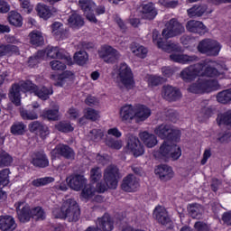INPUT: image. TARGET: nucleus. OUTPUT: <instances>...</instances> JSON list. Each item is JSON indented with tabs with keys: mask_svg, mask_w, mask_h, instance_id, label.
Masks as SVG:
<instances>
[{
	"mask_svg": "<svg viewBox=\"0 0 231 231\" xmlns=\"http://www.w3.org/2000/svg\"><path fill=\"white\" fill-rule=\"evenodd\" d=\"M20 116L23 120H37L39 118V114L35 109L20 108Z\"/></svg>",
	"mask_w": 231,
	"mask_h": 231,
	"instance_id": "41",
	"label": "nucleus"
},
{
	"mask_svg": "<svg viewBox=\"0 0 231 231\" xmlns=\"http://www.w3.org/2000/svg\"><path fill=\"white\" fill-rule=\"evenodd\" d=\"M143 19H148V21H151L158 15V11H156V8L154 7V5L152 3H148L143 5Z\"/></svg>",
	"mask_w": 231,
	"mask_h": 231,
	"instance_id": "33",
	"label": "nucleus"
},
{
	"mask_svg": "<svg viewBox=\"0 0 231 231\" xmlns=\"http://www.w3.org/2000/svg\"><path fill=\"white\" fill-rule=\"evenodd\" d=\"M102 178V171L99 167H94L90 171V180L91 181H94V183H97L98 180Z\"/></svg>",
	"mask_w": 231,
	"mask_h": 231,
	"instance_id": "56",
	"label": "nucleus"
},
{
	"mask_svg": "<svg viewBox=\"0 0 231 231\" xmlns=\"http://www.w3.org/2000/svg\"><path fill=\"white\" fill-rule=\"evenodd\" d=\"M68 25L73 30H79L84 26V18L77 13L71 14L68 18Z\"/></svg>",
	"mask_w": 231,
	"mask_h": 231,
	"instance_id": "31",
	"label": "nucleus"
},
{
	"mask_svg": "<svg viewBox=\"0 0 231 231\" xmlns=\"http://www.w3.org/2000/svg\"><path fill=\"white\" fill-rule=\"evenodd\" d=\"M52 33L59 39H66L68 37V29H64V25L60 22H55L51 25Z\"/></svg>",
	"mask_w": 231,
	"mask_h": 231,
	"instance_id": "34",
	"label": "nucleus"
},
{
	"mask_svg": "<svg viewBox=\"0 0 231 231\" xmlns=\"http://www.w3.org/2000/svg\"><path fill=\"white\" fill-rule=\"evenodd\" d=\"M89 56L86 51H79L74 54V60L79 66H84L88 62Z\"/></svg>",
	"mask_w": 231,
	"mask_h": 231,
	"instance_id": "45",
	"label": "nucleus"
},
{
	"mask_svg": "<svg viewBox=\"0 0 231 231\" xmlns=\"http://www.w3.org/2000/svg\"><path fill=\"white\" fill-rule=\"evenodd\" d=\"M139 137L148 149H152V147H156V145H158V138H156V135L144 131L139 134Z\"/></svg>",
	"mask_w": 231,
	"mask_h": 231,
	"instance_id": "28",
	"label": "nucleus"
},
{
	"mask_svg": "<svg viewBox=\"0 0 231 231\" xmlns=\"http://www.w3.org/2000/svg\"><path fill=\"white\" fill-rule=\"evenodd\" d=\"M153 217L161 223V225H169L171 223V217H169V213L165 208L159 206L153 210Z\"/></svg>",
	"mask_w": 231,
	"mask_h": 231,
	"instance_id": "27",
	"label": "nucleus"
},
{
	"mask_svg": "<svg viewBox=\"0 0 231 231\" xmlns=\"http://www.w3.org/2000/svg\"><path fill=\"white\" fill-rule=\"evenodd\" d=\"M8 22L12 26L21 27L23 26V16L15 11H11L8 14Z\"/></svg>",
	"mask_w": 231,
	"mask_h": 231,
	"instance_id": "39",
	"label": "nucleus"
},
{
	"mask_svg": "<svg viewBox=\"0 0 231 231\" xmlns=\"http://www.w3.org/2000/svg\"><path fill=\"white\" fill-rule=\"evenodd\" d=\"M67 181H69V186L73 190H80L83 187H86V183H88V180L84 176L82 175H73L67 179Z\"/></svg>",
	"mask_w": 231,
	"mask_h": 231,
	"instance_id": "24",
	"label": "nucleus"
},
{
	"mask_svg": "<svg viewBox=\"0 0 231 231\" xmlns=\"http://www.w3.org/2000/svg\"><path fill=\"white\" fill-rule=\"evenodd\" d=\"M231 140V130L229 129L225 134H220L217 137V141L220 142V143H228Z\"/></svg>",
	"mask_w": 231,
	"mask_h": 231,
	"instance_id": "60",
	"label": "nucleus"
},
{
	"mask_svg": "<svg viewBox=\"0 0 231 231\" xmlns=\"http://www.w3.org/2000/svg\"><path fill=\"white\" fill-rule=\"evenodd\" d=\"M217 122L218 125H230L231 127V110L218 115Z\"/></svg>",
	"mask_w": 231,
	"mask_h": 231,
	"instance_id": "44",
	"label": "nucleus"
},
{
	"mask_svg": "<svg viewBox=\"0 0 231 231\" xmlns=\"http://www.w3.org/2000/svg\"><path fill=\"white\" fill-rule=\"evenodd\" d=\"M165 81V79L160 77V76H149L148 77V84L149 86L154 87V86H160L162 82Z\"/></svg>",
	"mask_w": 231,
	"mask_h": 231,
	"instance_id": "59",
	"label": "nucleus"
},
{
	"mask_svg": "<svg viewBox=\"0 0 231 231\" xmlns=\"http://www.w3.org/2000/svg\"><path fill=\"white\" fill-rule=\"evenodd\" d=\"M11 133L14 136H21L23 133H26V125L23 122L14 123L11 126Z\"/></svg>",
	"mask_w": 231,
	"mask_h": 231,
	"instance_id": "42",
	"label": "nucleus"
},
{
	"mask_svg": "<svg viewBox=\"0 0 231 231\" xmlns=\"http://www.w3.org/2000/svg\"><path fill=\"white\" fill-rule=\"evenodd\" d=\"M50 66L54 71H64V69H66V64L57 60L51 61Z\"/></svg>",
	"mask_w": 231,
	"mask_h": 231,
	"instance_id": "57",
	"label": "nucleus"
},
{
	"mask_svg": "<svg viewBox=\"0 0 231 231\" xmlns=\"http://www.w3.org/2000/svg\"><path fill=\"white\" fill-rule=\"evenodd\" d=\"M45 52L44 51H39L35 56H32L29 59L28 64L31 68H33L34 66H37L39 64L40 60H42L44 59Z\"/></svg>",
	"mask_w": 231,
	"mask_h": 231,
	"instance_id": "51",
	"label": "nucleus"
},
{
	"mask_svg": "<svg viewBox=\"0 0 231 231\" xmlns=\"http://www.w3.org/2000/svg\"><path fill=\"white\" fill-rule=\"evenodd\" d=\"M228 69L225 62H216L206 60L200 63L186 67L180 71V79L184 82H192L198 77H220L223 79Z\"/></svg>",
	"mask_w": 231,
	"mask_h": 231,
	"instance_id": "1",
	"label": "nucleus"
},
{
	"mask_svg": "<svg viewBox=\"0 0 231 231\" xmlns=\"http://www.w3.org/2000/svg\"><path fill=\"white\" fill-rule=\"evenodd\" d=\"M55 180L51 177H43L35 179L32 181V185L33 187H44L45 185H50V183H53Z\"/></svg>",
	"mask_w": 231,
	"mask_h": 231,
	"instance_id": "50",
	"label": "nucleus"
},
{
	"mask_svg": "<svg viewBox=\"0 0 231 231\" xmlns=\"http://www.w3.org/2000/svg\"><path fill=\"white\" fill-rule=\"evenodd\" d=\"M52 214L55 217L67 218L69 221H79L80 208L75 199H69L63 202L61 208H54Z\"/></svg>",
	"mask_w": 231,
	"mask_h": 231,
	"instance_id": "5",
	"label": "nucleus"
},
{
	"mask_svg": "<svg viewBox=\"0 0 231 231\" xmlns=\"http://www.w3.org/2000/svg\"><path fill=\"white\" fill-rule=\"evenodd\" d=\"M162 95L165 100H169L170 102H176V100L181 98V92L180 89L169 85L162 88Z\"/></svg>",
	"mask_w": 231,
	"mask_h": 231,
	"instance_id": "19",
	"label": "nucleus"
},
{
	"mask_svg": "<svg viewBox=\"0 0 231 231\" xmlns=\"http://www.w3.org/2000/svg\"><path fill=\"white\" fill-rule=\"evenodd\" d=\"M198 51L209 57H216L221 51V44L217 41L206 39L199 43Z\"/></svg>",
	"mask_w": 231,
	"mask_h": 231,
	"instance_id": "9",
	"label": "nucleus"
},
{
	"mask_svg": "<svg viewBox=\"0 0 231 231\" xmlns=\"http://www.w3.org/2000/svg\"><path fill=\"white\" fill-rule=\"evenodd\" d=\"M161 158H171L173 161L180 160L181 157V148L174 144L171 140L164 141L159 149Z\"/></svg>",
	"mask_w": 231,
	"mask_h": 231,
	"instance_id": "8",
	"label": "nucleus"
},
{
	"mask_svg": "<svg viewBox=\"0 0 231 231\" xmlns=\"http://www.w3.org/2000/svg\"><path fill=\"white\" fill-rule=\"evenodd\" d=\"M14 158L7 152H0V167H9L12 165Z\"/></svg>",
	"mask_w": 231,
	"mask_h": 231,
	"instance_id": "48",
	"label": "nucleus"
},
{
	"mask_svg": "<svg viewBox=\"0 0 231 231\" xmlns=\"http://www.w3.org/2000/svg\"><path fill=\"white\" fill-rule=\"evenodd\" d=\"M31 163L34 167L44 169V167H48V165H50V161L44 152H34L31 156Z\"/></svg>",
	"mask_w": 231,
	"mask_h": 231,
	"instance_id": "20",
	"label": "nucleus"
},
{
	"mask_svg": "<svg viewBox=\"0 0 231 231\" xmlns=\"http://www.w3.org/2000/svg\"><path fill=\"white\" fill-rule=\"evenodd\" d=\"M79 6L84 12L88 21L97 23V17H95V14H93L96 5L92 0H79Z\"/></svg>",
	"mask_w": 231,
	"mask_h": 231,
	"instance_id": "14",
	"label": "nucleus"
},
{
	"mask_svg": "<svg viewBox=\"0 0 231 231\" xmlns=\"http://www.w3.org/2000/svg\"><path fill=\"white\" fill-rule=\"evenodd\" d=\"M99 57L103 59L104 62H106V64H115L116 60H119L122 55H120V52L116 49L106 45L102 47L99 51Z\"/></svg>",
	"mask_w": 231,
	"mask_h": 231,
	"instance_id": "12",
	"label": "nucleus"
},
{
	"mask_svg": "<svg viewBox=\"0 0 231 231\" xmlns=\"http://www.w3.org/2000/svg\"><path fill=\"white\" fill-rule=\"evenodd\" d=\"M116 82L119 88L133 89L134 88V79H133V70L127 63L117 65L113 73Z\"/></svg>",
	"mask_w": 231,
	"mask_h": 231,
	"instance_id": "4",
	"label": "nucleus"
},
{
	"mask_svg": "<svg viewBox=\"0 0 231 231\" xmlns=\"http://www.w3.org/2000/svg\"><path fill=\"white\" fill-rule=\"evenodd\" d=\"M208 8L207 5H196L188 9V15L189 17H201L207 12Z\"/></svg>",
	"mask_w": 231,
	"mask_h": 231,
	"instance_id": "36",
	"label": "nucleus"
},
{
	"mask_svg": "<svg viewBox=\"0 0 231 231\" xmlns=\"http://www.w3.org/2000/svg\"><path fill=\"white\" fill-rule=\"evenodd\" d=\"M194 228L196 231H210L208 225L202 221H198L194 224Z\"/></svg>",
	"mask_w": 231,
	"mask_h": 231,
	"instance_id": "61",
	"label": "nucleus"
},
{
	"mask_svg": "<svg viewBox=\"0 0 231 231\" xmlns=\"http://www.w3.org/2000/svg\"><path fill=\"white\" fill-rule=\"evenodd\" d=\"M21 91H31L32 93H34L36 97H40L41 100H48L50 95H53V90L51 88H47L46 87L39 88L31 81L24 82L21 86L14 84L9 91V100H11L14 106H21Z\"/></svg>",
	"mask_w": 231,
	"mask_h": 231,
	"instance_id": "2",
	"label": "nucleus"
},
{
	"mask_svg": "<svg viewBox=\"0 0 231 231\" xmlns=\"http://www.w3.org/2000/svg\"><path fill=\"white\" fill-rule=\"evenodd\" d=\"M171 60L179 64H190V62H198L199 59L196 55L189 56L187 54L172 53L170 55Z\"/></svg>",
	"mask_w": 231,
	"mask_h": 231,
	"instance_id": "22",
	"label": "nucleus"
},
{
	"mask_svg": "<svg viewBox=\"0 0 231 231\" xmlns=\"http://www.w3.org/2000/svg\"><path fill=\"white\" fill-rule=\"evenodd\" d=\"M88 138L92 142H100L104 138V132L100 129H93L89 132Z\"/></svg>",
	"mask_w": 231,
	"mask_h": 231,
	"instance_id": "53",
	"label": "nucleus"
},
{
	"mask_svg": "<svg viewBox=\"0 0 231 231\" xmlns=\"http://www.w3.org/2000/svg\"><path fill=\"white\" fill-rule=\"evenodd\" d=\"M106 145L107 147H110V149H116V150H120L122 149V141L120 140H116V139H113V138H108L106 140Z\"/></svg>",
	"mask_w": 231,
	"mask_h": 231,
	"instance_id": "58",
	"label": "nucleus"
},
{
	"mask_svg": "<svg viewBox=\"0 0 231 231\" xmlns=\"http://www.w3.org/2000/svg\"><path fill=\"white\" fill-rule=\"evenodd\" d=\"M121 189L125 192H136L140 189V180L134 175L129 174L123 179Z\"/></svg>",
	"mask_w": 231,
	"mask_h": 231,
	"instance_id": "15",
	"label": "nucleus"
},
{
	"mask_svg": "<svg viewBox=\"0 0 231 231\" xmlns=\"http://www.w3.org/2000/svg\"><path fill=\"white\" fill-rule=\"evenodd\" d=\"M127 149L133 152L134 156H142L144 152L140 139L133 134L128 135Z\"/></svg>",
	"mask_w": 231,
	"mask_h": 231,
	"instance_id": "18",
	"label": "nucleus"
},
{
	"mask_svg": "<svg viewBox=\"0 0 231 231\" xmlns=\"http://www.w3.org/2000/svg\"><path fill=\"white\" fill-rule=\"evenodd\" d=\"M189 214L193 219H201L203 216V207L199 204H191L188 208Z\"/></svg>",
	"mask_w": 231,
	"mask_h": 231,
	"instance_id": "38",
	"label": "nucleus"
},
{
	"mask_svg": "<svg viewBox=\"0 0 231 231\" xmlns=\"http://www.w3.org/2000/svg\"><path fill=\"white\" fill-rule=\"evenodd\" d=\"M151 108L143 105L135 106V118L138 122H144L149 116H151Z\"/></svg>",
	"mask_w": 231,
	"mask_h": 231,
	"instance_id": "32",
	"label": "nucleus"
},
{
	"mask_svg": "<svg viewBox=\"0 0 231 231\" xmlns=\"http://www.w3.org/2000/svg\"><path fill=\"white\" fill-rule=\"evenodd\" d=\"M120 118L122 122L131 124L135 118V107L133 105H125L120 108Z\"/></svg>",
	"mask_w": 231,
	"mask_h": 231,
	"instance_id": "23",
	"label": "nucleus"
},
{
	"mask_svg": "<svg viewBox=\"0 0 231 231\" xmlns=\"http://www.w3.org/2000/svg\"><path fill=\"white\" fill-rule=\"evenodd\" d=\"M56 129L61 133H71L75 128L68 122H60L56 125Z\"/></svg>",
	"mask_w": 231,
	"mask_h": 231,
	"instance_id": "54",
	"label": "nucleus"
},
{
	"mask_svg": "<svg viewBox=\"0 0 231 231\" xmlns=\"http://www.w3.org/2000/svg\"><path fill=\"white\" fill-rule=\"evenodd\" d=\"M154 133L161 140L180 142V138H181V132L178 128L167 124L158 125L154 129Z\"/></svg>",
	"mask_w": 231,
	"mask_h": 231,
	"instance_id": "7",
	"label": "nucleus"
},
{
	"mask_svg": "<svg viewBox=\"0 0 231 231\" xmlns=\"http://www.w3.org/2000/svg\"><path fill=\"white\" fill-rule=\"evenodd\" d=\"M130 50L135 57H139V59H145L147 57V48H145L143 45H140L139 43L134 42L130 46Z\"/></svg>",
	"mask_w": 231,
	"mask_h": 231,
	"instance_id": "35",
	"label": "nucleus"
},
{
	"mask_svg": "<svg viewBox=\"0 0 231 231\" xmlns=\"http://www.w3.org/2000/svg\"><path fill=\"white\" fill-rule=\"evenodd\" d=\"M96 225L102 231H112L114 228L113 220L109 215H104L102 217L97 218Z\"/></svg>",
	"mask_w": 231,
	"mask_h": 231,
	"instance_id": "30",
	"label": "nucleus"
},
{
	"mask_svg": "<svg viewBox=\"0 0 231 231\" xmlns=\"http://www.w3.org/2000/svg\"><path fill=\"white\" fill-rule=\"evenodd\" d=\"M155 174H158L162 181H169L174 178V171L169 165L162 164L155 170Z\"/></svg>",
	"mask_w": 231,
	"mask_h": 231,
	"instance_id": "25",
	"label": "nucleus"
},
{
	"mask_svg": "<svg viewBox=\"0 0 231 231\" xmlns=\"http://www.w3.org/2000/svg\"><path fill=\"white\" fill-rule=\"evenodd\" d=\"M162 73L163 77L169 79L170 77H172V75H174V69L172 67H162Z\"/></svg>",
	"mask_w": 231,
	"mask_h": 231,
	"instance_id": "64",
	"label": "nucleus"
},
{
	"mask_svg": "<svg viewBox=\"0 0 231 231\" xmlns=\"http://www.w3.org/2000/svg\"><path fill=\"white\" fill-rule=\"evenodd\" d=\"M52 158H57L59 154L63 156V158H67V160H74L75 152L69 146L66 144H58L54 150L51 152Z\"/></svg>",
	"mask_w": 231,
	"mask_h": 231,
	"instance_id": "17",
	"label": "nucleus"
},
{
	"mask_svg": "<svg viewBox=\"0 0 231 231\" xmlns=\"http://www.w3.org/2000/svg\"><path fill=\"white\" fill-rule=\"evenodd\" d=\"M214 111H216V109L212 106H206L202 108V115H204V120H207V118H210V116L214 115Z\"/></svg>",
	"mask_w": 231,
	"mask_h": 231,
	"instance_id": "62",
	"label": "nucleus"
},
{
	"mask_svg": "<svg viewBox=\"0 0 231 231\" xmlns=\"http://www.w3.org/2000/svg\"><path fill=\"white\" fill-rule=\"evenodd\" d=\"M17 51H19V48L15 45H0V59L9 55V53H17Z\"/></svg>",
	"mask_w": 231,
	"mask_h": 231,
	"instance_id": "46",
	"label": "nucleus"
},
{
	"mask_svg": "<svg viewBox=\"0 0 231 231\" xmlns=\"http://www.w3.org/2000/svg\"><path fill=\"white\" fill-rule=\"evenodd\" d=\"M42 127V125L39 123V121H34L29 125V130L31 131V133H39Z\"/></svg>",
	"mask_w": 231,
	"mask_h": 231,
	"instance_id": "63",
	"label": "nucleus"
},
{
	"mask_svg": "<svg viewBox=\"0 0 231 231\" xmlns=\"http://www.w3.org/2000/svg\"><path fill=\"white\" fill-rule=\"evenodd\" d=\"M69 77H73V72L67 70L61 75H51V79L54 80V86L60 87L64 85V80H66V79H69Z\"/></svg>",
	"mask_w": 231,
	"mask_h": 231,
	"instance_id": "40",
	"label": "nucleus"
},
{
	"mask_svg": "<svg viewBox=\"0 0 231 231\" xmlns=\"http://www.w3.org/2000/svg\"><path fill=\"white\" fill-rule=\"evenodd\" d=\"M160 35V32L156 30L152 32V41L153 42L160 48L161 50H163V51H167L168 53H171V51H181V47H180V44L174 43V42H162V38H158Z\"/></svg>",
	"mask_w": 231,
	"mask_h": 231,
	"instance_id": "13",
	"label": "nucleus"
},
{
	"mask_svg": "<svg viewBox=\"0 0 231 231\" xmlns=\"http://www.w3.org/2000/svg\"><path fill=\"white\" fill-rule=\"evenodd\" d=\"M29 39L32 46L39 47L44 44V37L42 36V32L39 31H32V32H30Z\"/></svg>",
	"mask_w": 231,
	"mask_h": 231,
	"instance_id": "37",
	"label": "nucleus"
},
{
	"mask_svg": "<svg viewBox=\"0 0 231 231\" xmlns=\"http://www.w3.org/2000/svg\"><path fill=\"white\" fill-rule=\"evenodd\" d=\"M185 32V27L179 23L176 19H171L168 23H166V28L162 31V37L164 39H171V37H176V35H181Z\"/></svg>",
	"mask_w": 231,
	"mask_h": 231,
	"instance_id": "11",
	"label": "nucleus"
},
{
	"mask_svg": "<svg viewBox=\"0 0 231 231\" xmlns=\"http://www.w3.org/2000/svg\"><path fill=\"white\" fill-rule=\"evenodd\" d=\"M186 29L191 33H199V35H205L207 33V27L203 23L196 20H190L186 24Z\"/></svg>",
	"mask_w": 231,
	"mask_h": 231,
	"instance_id": "26",
	"label": "nucleus"
},
{
	"mask_svg": "<svg viewBox=\"0 0 231 231\" xmlns=\"http://www.w3.org/2000/svg\"><path fill=\"white\" fill-rule=\"evenodd\" d=\"M85 117L88 120H92V122H95V120H98L100 118V114L98 113V111L93 108H88L85 111Z\"/></svg>",
	"mask_w": 231,
	"mask_h": 231,
	"instance_id": "55",
	"label": "nucleus"
},
{
	"mask_svg": "<svg viewBox=\"0 0 231 231\" xmlns=\"http://www.w3.org/2000/svg\"><path fill=\"white\" fill-rule=\"evenodd\" d=\"M190 93L203 94L210 93L219 89V83L216 79H207L199 78L195 83L188 88Z\"/></svg>",
	"mask_w": 231,
	"mask_h": 231,
	"instance_id": "6",
	"label": "nucleus"
},
{
	"mask_svg": "<svg viewBox=\"0 0 231 231\" xmlns=\"http://www.w3.org/2000/svg\"><path fill=\"white\" fill-rule=\"evenodd\" d=\"M42 117L47 120H58L59 119V106H55L53 110L44 109L42 112Z\"/></svg>",
	"mask_w": 231,
	"mask_h": 231,
	"instance_id": "49",
	"label": "nucleus"
},
{
	"mask_svg": "<svg viewBox=\"0 0 231 231\" xmlns=\"http://www.w3.org/2000/svg\"><path fill=\"white\" fill-rule=\"evenodd\" d=\"M106 190H107V186H105L102 182L97 183L96 188L93 184H88L83 189L81 196L85 199H89L92 196H95L96 192L102 193L106 192Z\"/></svg>",
	"mask_w": 231,
	"mask_h": 231,
	"instance_id": "16",
	"label": "nucleus"
},
{
	"mask_svg": "<svg viewBox=\"0 0 231 231\" xmlns=\"http://www.w3.org/2000/svg\"><path fill=\"white\" fill-rule=\"evenodd\" d=\"M17 228V223L14 217L10 215L0 216V230L14 231Z\"/></svg>",
	"mask_w": 231,
	"mask_h": 231,
	"instance_id": "21",
	"label": "nucleus"
},
{
	"mask_svg": "<svg viewBox=\"0 0 231 231\" xmlns=\"http://www.w3.org/2000/svg\"><path fill=\"white\" fill-rule=\"evenodd\" d=\"M36 12L42 19H50L51 17V10H50V7L48 5H38L36 7Z\"/></svg>",
	"mask_w": 231,
	"mask_h": 231,
	"instance_id": "43",
	"label": "nucleus"
},
{
	"mask_svg": "<svg viewBox=\"0 0 231 231\" xmlns=\"http://www.w3.org/2000/svg\"><path fill=\"white\" fill-rule=\"evenodd\" d=\"M10 183V170L4 169L0 171V187H6Z\"/></svg>",
	"mask_w": 231,
	"mask_h": 231,
	"instance_id": "52",
	"label": "nucleus"
},
{
	"mask_svg": "<svg viewBox=\"0 0 231 231\" xmlns=\"http://www.w3.org/2000/svg\"><path fill=\"white\" fill-rule=\"evenodd\" d=\"M118 180H120V172L116 166H108L104 172L105 187L107 189H116L118 187Z\"/></svg>",
	"mask_w": 231,
	"mask_h": 231,
	"instance_id": "10",
	"label": "nucleus"
},
{
	"mask_svg": "<svg viewBox=\"0 0 231 231\" xmlns=\"http://www.w3.org/2000/svg\"><path fill=\"white\" fill-rule=\"evenodd\" d=\"M16 208L18 219L21 223H26L30 221L31 217L34 219H45L46 213L41 207L33 208L30 209V206L24 201H18L14 204Z\"/></svg>",
	"mask_w": 231,
	"mask_h": 231,
	"instance_id": "3",
	"label": "nucleus"
},
{
	"mask_svg": "<svg viewBox=\"0 0 231 231\" xmlns=\"http://www.w3.org/2000/svg\"><path fill=\"white\" fill-rule=\"evenodd\" d=\"M44 51V57H50V59H66L68 64H71V58L65 57L62 51L59 50V47H48Z\"/></svg>",
	"mask_w": 231,
	"mask_h": 231,
	"instance_id": "29",
	"label": "nucleus"
},
{
	"mask_svg": "<svg viewBox=\"0 0 231 231\" xmlns=\"http://www.w3.org/2000/svg\"><path fill=\"white\" fill-rule=\"evenodd\" d=\"M217 100L219 104H228V102H231V88L219 92L217 95Z\"/></svg>",
	"mask_w": 231,
	"mask_h": 231,
	"instance_id": "47",
	"label": "nucleus"
}]
</instances>
